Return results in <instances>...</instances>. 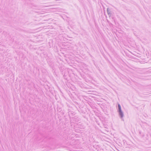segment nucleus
<instances>
[{
    "mask_svg": "<svg viewBox=\"0 0 151 151\" xmlns=\"http://www.w3.org/2000/svg\"><path fill=\"white\" fill-rule=\"evenodd\" d=\"M119 113H120V115L121 116V117H122L123 116V113L121 111H119Z\"/></svg>",
    "mask_w": 151,
    "mask_h": 151,
    "instance_id": "obj_1",
    "label": "nucleus"
},
{
    "mask_svg": "<svg viewBox=\"0 0 151 151\" xmlns=\"http://www.w3.org/2000/svg\"><path fill=\"white\" fill-rule=\"evenodd\" d=\"M118 107H119V111H121V106L120 105H118Z\"/></svg>",
    "mask_w": 151,
    "mask_h": 151,
    "instance_id": "obj_2",
    "label": "nucleus"
}]
</instances>
